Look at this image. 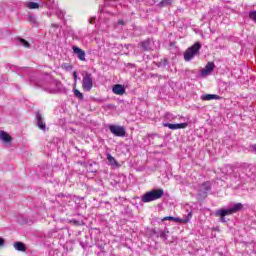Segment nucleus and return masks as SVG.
<instances>
[{"instance_id": "nucleus-1", "label": "nucleus", "mask_w": 256, "mask_h": 256, "mask_svg": "<svg viewBox=\"0 0 256 256\" xmlns=\"http://www.w3.org/2000/svg\"><path fill=\"white\" fill-rule=\"evenodd\" d=\"M163 195H165V191H163V189H154L146 192L141 197V201L142 203H151V201H157V199H161Z\"/></svg>"}, {"instance_id": "nucleus-2", "label": "nucleus", "mask_w": 256, "mask_h": 256, "mask_svg": "<svg viewBox=\"0 0 256 256\" xmlns=\"http://www.w3.org/2000/svg\"><path fill=\"white\" fill-rule=\"evenodd\" d=\"M200 49H201V44L199 42H196L194 45L189 47L184 53L185 61H191L193 57H195L196 55H199Z\"/></svg>"}, {"instance_id": "nucleus-3", "label": "nucleus", "mask_w": 256, "mask_h": 256, "mask_svg": "<svg viewBox=\"0 0 256 256\" xmlns=\"http://www.w3.org/2000/svg\"><path fill=\"white\" fill-rule=\"evenodd\" d=\"M82 77V89L84 91H91V89H93V74L84 72Z\"/></svg>"}, {"instance_id": "nucleus-4", "label": "nucleus", "mask_w": 256, "mask_h": 256, "mask_svg": "<svg viewBox=\"0 0 256 256\" xmlns=\"http://www.w3.org/2000/svg\"><path fill=\"white\" fill-rule=\"evenodd\" d=\"M47 93H59L63 91V84L59 80H53L49 86L44 87Z\"/></svg>"}, {"instance_id": "nucleus-5", "label": "nucleus", "mask_w": 256, "mask_h": 256, "mask_svg": "<svg viewBox=\"0 0 256 256\" xmlns=\"http://www.w3.org/2000/svg\"><path fill=\"white\" fill-rule=\"evenodd\" d=\"M109 131L112 133V135H115V137H125L127 135V131L123 126L110 125Z\"/></svg>"}, {"instance_id": "nucleus-6", "label": "nucleus", "mask_w": 256, "mask_h": 256, "mask_svg": "<svg viewBox=\"0 0 256 256\" xmlns=\"http://www.w3.org/2000/svg\"><path fill=\"white\" fill-rule=\"evenodd\" d=\"M243 209L242 203H236L228 209H222L220 215H233V213H239Z\"/></svg>"}, {"instance_id": "nucleus-7", "label": "nucleus", "mask_w": 256, "mask_h": 256, "mask_svg": "<svg viewBox=\"0 0 256 256\" xmlns=\"http://www.w3.org/2000/svg\"><path fill=\"white\" fill-rule=\"evenodd\" d=\"M35 121L40 131H44V132L47 131V124L45 123V118H43V115H41V113L36 112Z\"/></svg>"}, {"instance_id": "nucleus-8", "label": "nucleus", "mask_w": 256, "mask_h": 256, "mask_svg": "<svg viewBox=\"0 0 256 256\" xmlns=\"http://www.w3.org/2000/svg\"><path fill=\"white\" fill-rule=\"evenodd\" d=\"M211 191V183L210 182H204L198 191L199 197H207V193Z\"/></svg>"}, {"instance_id": "nucleus-9", "label": "nucleus", "mask_w": 256, "mask_h": 256, "mask_svg": "<svg viewBox=\"0 0 256 256\" xmlns=\"http://www.w3.org/2000/svg\"><path fill=\"white\" fill-rule=\"evenodd\" d=\"M215 69V63L208 62L204 69L201 70L200 75L201 77H207V75H211L213 70Z\"/></svg>"}, {"instance_id": "nucleus-10", "label": "nucleus", "mask_w": 256, "mask_h": 256, "mask_svg": "<svg viewBox=\"0 0 256 256\" xmlns=\"http://www.w3.org/2000/svg\"><path fill=\"white\" fill-rule=\"evenodd\" d=\"M140 48L142 51H153V40L148 38L140 42Z\"/></svg>"}, {"instance_id": "nucleus-11", "label": "nucleus", "mask_w": 256, "mask_h": 256, "mask_svg": "<svg viewBox=\"0 0 256 256\" xmlns=\"http://www.w3.org/2000/svg\"><path fill=\"white\" fill-rule=\"evenodd\" d=\"M12 71H19V73H22V77H25V75H29L31 73V68L29 67H22V68H17V66L14 65H8Z\"/></svg>"}, {"instance_id": "nucleus-12", "label": "nucleus", "mask_w": 256, "mask_h": 256, "mask_svg": "<svg viewBox=\"0 0 256 256\" xmlns=\"http://www.w3.org/2000/svg\"><path fill=\"white\" fill-rule=\"evenodd\" d=\"M153 235H155L156 237H160L161 240L163 241H167V234L169 233V231L167 230H157V229H153L152 230Z\"/></svg>"}, {"instance_id": "nucleus-13", "label": "nucleus", "mask_w": 256, "mask_h": 256, "mask_svg": "<svg viewBox=\"0 0 256 256\" xmlns=\"http://www.w3.org/2000/svg\"><path fill=\"white\" fill-rule=\"evenodd\" d=\"M72 49H73V52L75 53V55H77V57L80 61H86L85 52L83 51V49H81L77 46H73Z\"/></svg>"}, {"instance_id": "nucleus-14", "label": "nucleus", "mask_w": 256, "mask_h": 256, "mask_svg": "<svg viewBox=\"0 0 256 256\" xmlns=\"http://www.w3.org/2000/svg\"><path fill=\"white\" fill-rule=\"evenodd\" d=\"M112 91L115 95H125V86L121 84H116L112 88Z\"/></svg>"}, {"instance_id": "nucleus-15", "label": "nucleus", "mask_w": 256, "mask_h": 256, "mask_svg": "<svg viewBox=\"0 0 256 256\" xmlns=\"http://www.w3.org/2000/svg\"><path fill=\"white\" fill-rule=\"evenodd\" d=\"M201 99L202 101H213V99L219 101V99H221V96L217 94H205L201 96Z\"/></svg>"}, {"instance_id": "nucleus-16", "label": "nucleus", "mask_w": 256, "mask_h": 256, "mask_svg": "<svg viewBox=\"0 0 256 256\" xmlns=\"http://www.w3.org/2000/svg\"><path fill=\"white\" fill-rule=\"evenodd\" d=\"M27 21L30 22V24L33 25L34 27H39V21L37 20V16L29 13L27 15Z\"/></svg>"}, {"instance_id": "nucleus-17", "label": "nucleus", "mask_w": 256, "mask_h": 256, "mask_svg": "<svg viewBox=\"0 0 256 256\" xmlns=\"http://www.w3.org/2000/svg\"><path fill=\"white\" fill-rule=\"evenodd\" d=\"M174 2H175V0H161L157 4V7H159L160 9H163V7H169V6L173 5Z\"/></svg>"}, {"instance_id": "nucleus-18", "label": "nucleus", "mask_w": 256, "mask_h": 256, "mask_svg": "<svg viewBox=\"0 0 256 256\" xmlns=\"http://www.w3.org/2000/svg\"><path fill=\"white\" fill-rule=\"evenodd\" d=\"M0 139L1 141H4V143H9L11 141V136L5 131H0Z\"/></svg>"}, {"instance_id": "nucleus-19", "label": "nucleus", "mask_w": 256, "mask_h": 256, "mask_svg": "<svg viewBox=\"0 0 256 256\" xmlns=\"http://www.w3.org/2000/svg\"><path fill=\"white\" fill-rule=\"evenodd\" d=\"M107 159L109 165H112V167H119V162L113 157L111 154H107Z\"/></svg>"}, {"instance_id": "nucleus-20", "label": "nucleus", "mask_w": 256, "mask_h": 256, "mask_svg": "<svg viewBox=\"0 0 256 256\" xmlns=\"http://www.w3.org/2000/svg\"><path fill=\"white\" fill-rule=\"evenodd\" d=\"M14 249L16 251H27V247L23 242H15L14 243Z\"/></svg>"}, {"instance_id": "nucleus-21", "label": "nucleus", "mask_w": 256, "mask_h": 256, "mask_svg": "<svg viewBox=\"0 0 256 256\" xmlns=\"http://www.w3.org/2000/svg\"><path fill=\"white\" fill-rule=\"evenodd\" d=\"M162 221H175V223H183V219L173 216H166L162 219Z\"/></svg>"}, {"instance_id": "nucleus-22", "label": "nucleus", "mask_w": 256, "mask_h": 256, "mask_svg": "<svg viewBox=\"0 0 256 256\" xmlns=\"http://www.w3.org/2000/svg\"><path fill=\"white\" fill-rule=\"evenodd\" d=\"M54 3L55 0H44V2H42V7H47V9H51Z\"/></svg>"}, {"instance_id": "nucleus-23", "label": "nucleus", "mask_w": 256, "mask_h": 256, "mask_svg": "<svg viewBox=\"0 0 256 256\" xmlns=\"http://www.w3.org/2000/svg\"><path fill=\"white\" fill-rule=\"evenodd\" d=\"M26 7L28 9H39V3H36V2H28L26 4Z\"/></svg>"}, {"instance_id": "nucleus-24", "label": "nucleus", "mask_w": 256, "mask_h": 256, "mask_svg": "<svg viewBox=\"0 0 256 256\" xmlns=\"http://www.w3.org/2000/svg\"><path fill=\"white\" fill-rule=\"evenodd\" d=\"M19 43L20 45H22V47H26V49H29L31 47V44L23 38L19 39Z\"/></svg>"}, {"instance_id": "nucleus-25", "label": "nucleus", "mask_w": 256, "mask_h": 256, "mask_svg": "<svg viewBox=\"0 0 256 256\" xmlns=\"http://www.w3.org/2000/svg\"><path fill=\"white\" fill-rule=\"evenodd\" d=\"M115 1L117 0H104V5L105 7H117V5H115Z\"/></svg>"}, {"instance_id": "nucleus-26", "label": "nucleus", "mask_w": 256, "mask_h": 256, "mask_svg": "<svg viewBox=\"0 0 256 256\" xmlns=\"http://www.w3.org/2000/svg\"><path fill=\"white\" fill-rule=\"evenodd\" d=\"M222 210L223 209H220V210L216 211V217H220V221H222V223H225L226 222L225 217H227V215H221Z\"/></svg>"}, {"instance_id": "nucleus-27", "label": "nucleus", "mask_w": 256, "mask_h": 256, "mask_svg": "<svg viewBox=\"0 0 256 256\" xmlns=\"http://www.w3.org/2000/svg\"><path fill=\"white\" fill-rule=\"evenodd\" d=\"M55 15L56 17H58V19H64L65 12H63L62 10H56Z\"/></svg>"}, {"instance_id": "nucleus-28", "label": "nucleus", "mask_w": 256, "mask_h": 256, "mask_svg": "<svg viewBox=\"0 0 256 256\" xmlns=\"http://www.w3.org/2000/svg\"><path fill=\"white\" fill-rule=\"evenodd\" d=\"M248 17H249V19H251V21L256 23V10L255 11H250Z\"/></svg>"}, {"instance_id": "nucleus-29", "label": "nucleus", "mask_w": 256, "mask_h": 256, "mask_svg": "<svg viewBox=\"0 0 256 256\" xmlns=\"http://www.w3.org/2000/svg\"><path fill=\"white\" fill-rule=\"evenodd\" d=\"M189 124L187 122L176 124V130L177 129H187Z\"/></svg>"}, {"instance_id": "nucleus-30", "label": "nucleus", "mask_w": 256, "mask_h": 256, "mask_svg": "<svg viewBox=\"0 0 256 256\" xmlns=\"http://www.w3.org/2000/svg\"><path fill=\"white\" fill-rule=\"evenodd\" d=\"M74 95H75V97H77L78 99H80V101H83V93H81V91L75 89V90H74Z\"/></svg>"}, {"instance_id": "nucleus-31", "label": "nucleus", "mask_w": 256, "mask_h": 256, "mask_svg": "<svg viewBox=\"0 0 256 256\" xmlns=\"http://www.w3.org/2000/svg\"><path fill=\"white\" fill-rule=\"evenodd\" d=\"M163 127H168V129H171L172 131L176 130V124H171V123H163Z\"/></svg>"}, {"instance_id": "nucleus-32", "label": "nucleus", "mask_w": 256, "mask_h": 256, "mask_svg": "<svg viewBox=\"0 0 256 256\" xmlns=\"http://www.w3.org/2000/svg\"><path fill=\"white\" fill-rule=\"evenodd\" d=\"M191 217H193V212L188 213L187 217L182 220V223H189V221H191Z\"/></svg>"}, {"instance_id": "nucleus-33", "label": "nucleus", "mask_w": 256, "mask_h": 256, "mask_svg": "<svg viewBox=\"0 0 256 256\" xmlns=\"http://www.w3.org/2000/svg\"><path fill=\"white\" fill-rule=\"evenodd\" d=\"M70 223H73L74 225H77V226H79V225H82V224H83V222H82V221H79V220H76V219H72V220L70 221Z\"/></svg>"}, {"instance_id": "nucleus-34", "label": "nucleus", "mask_w": 256, "mask_h": 256, "mask_svg": "<svg viewBox=\"0 0 256 256\" xmlns=\"http://www.w3.org/2000/svg\"><path fill=\"white\" fill-rule=\"evenodd\" d=\"M57 197L58 198H61V197H67V198H69V197H71V195H65V194H63V193H59L58 195H57Z\"/></svg>"}, {"instance_id": "nucleus-35", "label": "nucleus", "mask_w": 256, "mask_h": 256, "mask_svg": "<svg viewBox=\"0 0 256 256\" xmlns=\"http://www.w3.org/2000/svg\"><path fill=\"white\" fill-rule=\"evenodd\" d=\"M160 65H161L162 67H165V65H167V59L162 60V61L160 62Z\"/></svg>"}, {"instance_id": "nucleus-36", "label": "nucleus", "mask_w": 256, "mask_h": 256, "mask_svg": "<svg viewBox=\"0 0 256 256\" xmlns=\"http://www.w3.org/2000/svg\"><path fill=\"white\" fill-rule=\"evenodd\" d=\"M166 118H167V119H173V114H171V113H166Z\"/></svg>"}, {"instance_id": "nucleus-37", "label": "nucleus", "mask_w": 256, "mask_h": 256, "mask_svg": "<svg viewBox=\"0 0 256 256\" xmlns=\"http://www.w3.org/2000/svg\"><path fill=\"white\" fill-rule=\"evenodd\" d=\"M89 23H90L91 25H93V23H95V17L90 18V19H89Z\"/></svg>"}, {"instance_id": "nucleus-38", "label": "nucleus", "mask_w": 256, "mask_h": 256, "mask_svg": "<svg viewBox=\"0 0 256 256\" xmlns=\"http://www.w3.org/2000/svg\"><path fill=\"white\" fill-rule=\"evenodd\" d=\"M5 245V240L3 238L0 237V247Z\"/></svg>"}, {"instance_id": "nucleus-39", "label": "nucleus", "mask_w": 256, "mask_h": 256, "mask_svg": "<svg viewBox=\"0 0 256 256\" xmlns=\"http://www.w3.org/2000/svg\"><path fill=\"white\" fill-rule=\"evenodd\" d=\"M51 27H55V29H59V24L52 23V24H51Z\"/></svg>"}, {"instance_id": "nucleus-40", "label": "nucleus", "mask_w": 256, "mask_h": 256, "mask_svg": "<svg viewBox=\"0 0 256 256\" xmlns=\"http://www.w3.org/2000/svg\"><path fill=\"white\" fill-rule=\"evenodd\" d=\"M80 153H81L83 159H85V157H87V154L85 153V151L82 150V151H80Z\"/></svg>"}, {"instance_id": "nucleus-41", "label": "nucleus", "mask_w": 256, "mask_h": 256, "mask_svg": "<svg viewBox=\"0 0 256 256\" xmlns=\"http://www.w3.org/2000/svg\"><path fill=\"white\" fill-rule=\"evenodd\" d=\"M118 25H125V21L124 20H119Z\"/></svg>"}, {"instance_id": "nucleus-42", "label": "nucleus", "mask_w": 256, "mask_h": 256, "mask_svg": "<svg viewBox=\"0 0 256 256\" xmlns=\"http://www.w3.org/2000/svg\"><path fill=\"white\" fill-rule=\"evenodd\" d=\"M74 81H77V72H73Z\"/></svg>"}, {"instance_id": "nucleus-43", "label": "nucleus", "mask_w": 256, "mask_h": 256, "mask_svg": "<svg viewBox=\"0 0 256 256\" xmlns=\"http://www.w3.org/2000/svg\"><path fill=\"white\" fill-rule=\"evenodd\" d=\"M239 180H240V181H243V178H241V175H239Z\"/></svg>"}, {"instance_id": "nucleus-44", "label": "nucleus", "mask_w": 256, "mask_h": 256, "mask_svg": "<svg viewBox=\"0 0 256 256\" xmlns=\"http://www.w3.org/2000/svg\"><path fill=\"white\" fill-rule=\"evenodd\" d=\"M75 149H77V151H81V150H79V148H78V147H75Z\"/></svg>"}, {"instance_id": "nucleus-45", "label": "nucleus", "mask_w": 256, "mask_h": 256, "mask_svg": "<svg viewBox=\"0 0 256 256\" xmlns=\"http://www.w3.org/2000/svg\"><path fill=\"white\" fill-rule=\"evenodd\" d=\"M80 245L83 247V242H80Z\"/></svg>"}]
</instances>
